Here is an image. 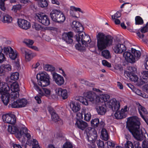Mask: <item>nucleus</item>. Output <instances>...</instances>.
I'll return each instance as SVG.
<instances>
[{"label": "nucleus", "instance_id": "12", "mask_svg": "<svg viewBox=\"0 0 148 148\" xmlns=\"http://www.w3.org/2000/svg\"><path fill=\"white\" fill-rule=\"evenodd\" d=\"M17 23L19 27L25 30L29 29L31 26L30 23L24 19H18Z\"/></svg>", "mask_w": 148, "mask_h": 148}, {"label": "nucleus", "instance_id": "64", "mask_svg": "<svg viewBox=\"0 0 148 148\" xmlns=\"http://www.w3.org/2000/svg\"><path fill=\"white\" fill-rule=\"evenodd\" d=\"M81 42H78V44H77L75 45V47L76 49L81 51L82 50V47L81 45Z\"/></svg>", "mask_w": 148, "mask_h": 148}, {"label": "nucleus", "instance_id": "58", "mask_svg": "<svg viewBox=\"0 0 148 148\" xmlns=\"http://www.w3.org/2000/svg\"><path fill=\"white\" fill-rule=\"evenodd\" d=\"M48 5L47 1L46 0H42L41 1L40 5L42 7H46Z\"/></svg>", "mask_w": 148, "mask_h": 148}, {"label": "nucleus", "instance_id": "21", "mask_svg": "<svg viewBox=\"0 0 148 148\" xmlns=\"http://www.w3.org/2000/svg\"><path fill=\"white\" fill-rule=\"evenodd\" d=\"M75 125L76 127L82 130H84L88 126V124L85 121L77 119L76 120Z\"/></svg>", "mask_w": 148, "mask_h": 148}, {"label": "nucleus", "instance_id": "1", "mask_svg": "<svg viewBox=\"0 0 148 148\" xmlns=\"http://www.w3.org/2000/svg\"><path fill=\"white\" fill-rule=\"evenodd\" d=\"M140 124L139 119L136 116L131 117L127 119L126 127L138 140L142 141L146 137L142 129L140 128Z\"/></svg>", "mask_w": 148, "mask_h": 148}, {"label": "nucleus", "instance_id": "46", "mask_svg": "<svg viewBox=\"0 0 148 148\" xmlns=\"http://www.w3.org/2000/svg\"><path fill=\"white\" fill-rule=\"evenodd\" d=\"M127 75L132 81L137 82L138 80V77H137L136 75H135L134 73H132L131 75L130 74H129V76L127 74Z\"/></svg>", "mask_w": 148, "mask_h": 148}, {"label": "nucleus", "instance_id": "55", "mask_svg": "<svg viewBox=\"0 0 148 148\" xmlns=\"http://www.w3.org/2000/svg\"><path fill=\"white\" fill-rule=\"evenodd\" d=\"M148 31V22L147 23L146 25L143 27L140 30L142 33H145Z\"/></svg>", "mask_w": 148, "mask_h": 148}, {"label": "nucleus", "instance_id": "10", "mask_svg": "<svg viewBox=\"0 0 148 148\" xmlns=\"http://www.w3.org/2000/svg\"><path fill=\"white\" fill-rule=\"evenodd\" d=\"M2 118L3 121L5 123L13 125L16 122V116L13 114H6L3 115Z\"/></svg>", "mask_w": 148, "mask_h": 148}, {"label": "nucleus", "instance_id": "30", "mask_svg": "<svg viewBox=\"0 0 148 148\" xmlns=\"http://www.w3.org/2000/svg\"><path fill=\"white\" fill-rule=\"evenodd\" d=\"M8 130L9 132L12 134H14L16 133L18 134V132H19V130L18 128L14 125H9L8 128Z\"/></svg>", "mask_w": 148, "mask_h": 148}, {"label": "nucleus", "instance_id": "56", "mask_svg": "<svg viewBox=\"0 0 148 148\" xmlns=\"http://www.w3.org/2000/svg\"><path fill=\"white\" fill-rule=\"evenodd\" d=\"M121 16V13L119 11H118L114 15V16L112 15V19L114 20V19L117 18H119Z\"/></svg>", "mask_w": 148, "mask_h": 148}, {"label": "nucleus", "instance_id": "6", "mask_svg": "<svg viewBox=\"0 0 148 148\" xmlns=\"http://www.w3.org/2000/svg\"><path fill=\"white\" fill-rule=\"evenodd\" d=\"M75 38L78 42H81L85 47L88 46L87 43H90L91 41L90 36L86 34L83 32L80 34H76L75 36Z\"/></svg>", "mask_w": 148, "mask_h": 148}, {"label": "nucleus", "instance_id": "39", "mask_svg": "<svg viewBox=\"0 0 148 148\" xmlns=\"http://www.w3.org/2000/svg\"><path fill=\"white\" fill-rule=\"evenodd\" d=\"M18 55V53L16 52H14L13 49L10 51L9 55V57L10 59L12 60H14L16 59Z\"/></svg>", "mask_w": 148, "mask_h": 148}, {"label": "nucleus", "instance_id": "41", "mask_svg": "<svg viewBox=\"0 0 148 148\" xmlns=\"http://www.w3.org/2000/svg\"><path fill=\"white\" fill-rule=\"evenodd\" d=\"M11 91L18 92L19 90L18 84L16 83H14L11 86Z\"/></svg>", "mask_w": 148, "mask_h": 148}, {"label": "nucleus", "instance_id": "18", "mask_svg": "<svg viewBox=\"0 0 148 148\" xmlns=\"http://www.w3.org/2000/svg\"><path fill=\"white\" fill-rule=\"evenodd\" d=\"M32 83L34 85V88L37 90L40 96H37L35 97V99L37 103H40L41 102L40 99L41 97L44 96V93L43 92L42 90L33 81H32Z\"/></svg>", "mask_w": 148, "mask_h": 148}, {"label": "nucleus", "instance_id": "27", "mask_svg": "<svg viewBox=\"0 0 148 148\" xmlns=\"http://www.w3.org/2000/svg\"><path fill=\"white\" fill-rule=\"evenodd\" d=\"M110 98V96L107 94H104L101 95L99 97L97 98V99H99L98 102H105L108 101Z\"/></svg>", "mask_w": 148, "mask_h": 148}, {"label": "nucleus", "instance_id": "16", "mask_svg": "<svg viewBox=\"0 0 148 148\" xmlns=\"http://www.w3.org/2000/svg\"><path fill=\"white\" fill-rule=\"evenodd\" d=\"M21 50L22 53L25 54V58L26 61H29L35 56V54L31 53L29 50L25 48H22L21 49Z\"/></svg>", "mask_w": 148, "mask_h": 148}, {"label": "nucleus", "instance_id": "36", "mask_svg": "<svg viewBox=\"0 0 148 148\" xmlns=\"http://www.w3.org/2000/svg\"><path fill=\"white\" fill-rule=\"evenodd\" d=\"M99 123V120L98 118L92 119L91 121V124L92 127L96 128L98 127Z\"/></svg>", "mask_w": 148, "mask_h": 148}, {"label": "nucleus", "instance_id": "22", "mask_svg": "<svg viewBox=\"0 0 148 148\" xmlns=\"http://www.w3.org/2000/svg\"><path fill=\"white\" fill-rule=\"evenodd\" d=\"M10 93H1V99L4 105L7 106L10 101Z\"/></svg>", "mask_w": 148, "mask_h": 148}, {"label": "nucleus", "instance_id": "53", "mask_svg": "<svg viewBox=\"0 0 148 148\" xmlns=\"http://www.w3.org/2000/svg\"><path fill=\"white\" fill-rule=\"evenodd\" d=\"M33 28L37 30H39L42 28L41 26L39 24L34 23L32 25Z\"/></svg>", "mask_w": 148, "mask_h": 148}, {"label": "nucleus", "instance_id": "50", "mask_svg": "<svg viewBox=\"0 0 148 148\" xmlns=\"http://www.w3.org/2000/svg\"><path fill=\"white\" fill-rule=\"evenodd\" d=\"M96 143L99 148H105L103 141L99 140H97Z\"/></svg>", "mask_w": 148, "mask_h": 148}, {"label": "nucleus", "instance_id": "59", "mask_svg": "<svg viewBox=\"0 0 148 148\" xmlns=\"http://www.w3.org/2000/svg\"><path fill=\"white\" fill-rule=\"evenodd\" d=\"M47 110L51 115L56 112L53 108L50 106L48 107Z\"/></svg>", "mask_w": 148, "mask_h": 148}, {"label": "nucleus", "instance_id": "42", "mask_svg": "<svg viewBox=\"0 0 148 148\" xmlns=\"http://www.w3.org/2000/svg\"><path fill=\"white\" fill-rule=\"evenodd\" d=\"M135 24L136 25H142L143 23L142 18L139 16H137L135 18Z\"/></svg>", "mask_w": 148, "mask_h": 148}, {"label": "nucleus", "instance_id": "48", "mask_svg": "<svg viewBox=\"0 0 148 148\" xmlns=\"http://www.w3.org/2000/svg\"><path fill=\"white\" fill-rule=\"evenodd\" d=\"M1 67L3 68L5 71L8 72L10 71L11 70V66L9 64H3L1 65Z\"/></svg>", "mask_w": 148, "mask_h": 148}, {"label": "nucleus", "instance_id": "8", "mask_svg": "<svg viewBox=\"0 0 148 148\" xmlns=\"http://www.w3.org/2000/svg\"><path fill=\"white\" fill-rule=\"evenodd\" d=\"M36 18L40 23L45 26L49 25L50 23V21L48 16L43 14H36L35 16Z\"/></svg>", "mask_w": 148, "mask_h": 148}, {"label": "nucleus", "instance_id": "9", "mask_svg": "<svg viewBox=\"0 0 148 148\" xmlns=\"http://www.w3.org/2000/svg\"><path fill=\"white\" fill-rule=\"evenodd\" d=\"M86 130V135L88 140L90 143H93L97 139V132L94 128H90V130Z\"/></svg>", "mask_w": 148, "mask_h": 148}, {"label": "nucleus", "instance_id": "45", "mask_svg": "<svg viewBox=\"0 0 148 148\" xmlns=\"http://www.w3.org/2000/svg\"><path fill=\"white\" fill-rule=\"evenodd\" d=\"M3 53L5 54V55L6 56L8 55H9V53L10 52L11 50H12L13 49L10 47H4L3 49Z\"/></svg>", "mask_w": 148, "mask_h": 148}, {"label": "nucleus", "instance_id": "17", "mask_svg": "<svg viewBox=\"0 0 148 148\" xmlns=\"http://www.w3.org/2000/svg\"><path fill=\"white\" fill-rule=\"evenodd\" d=\"M84 115V119L86 121H89L91 118V115L89 112H88L87 109L85 108H82V112L78 113L77 116L79 115V118L82 119L83 115Z\"/></svg>", "mask_w": 148, "mask_h": 148}, {"label": "nucleus", "instance_id": "25", "mask_svg": "<svg viewBox=\"0 0 148 148\" xmlns=\"http://www.w3.org/2000/svg\"><path fill=\"white\" fill-rule=\"evenodd\" d=\"M85 95L86 97L90 101H93L95 99H96V101H98V99H97L98 97H97L96 95L94 92L90 91L87 92Z\"/></svg>", "mask_w": 148, "mask_h": 148}, {"label": "nucleus", "instance_id": "2", "mask_svg": "<svg viewBox=\"0 0 148 148\" xmlns=\"http://www.w3.org/2000/svg\"><path fill=\"white\" fill-rule=\"evenodd\" d=\"M97 46L100 50L105 49L112 45L113 37L110 35L105 36L103 33H99L97 35Z\"/></svg>", "mask_w": 148, "mask_h": 148}, {"label": "nucleus", "instance_id": "7", "mask_svg": "<svg viewBox=\"0 0 148 148\" xmlns=\"http://www.w3.org/2000/svg\"><path fill=\"white\" fill-rule=\"evenodd\" d=\"M39 75L40 81L38 82V84L39 86L45 87L50 85V77L47 73H41Z\"/></svg>", "mask_w": 148, "mask_h": 148}, {"label": "nucleus", "instance_id": "40", "mask_svg": "<svg viewBox=\"0 0 148 148\" xmlns=\"http://www.w3.org/2000/svg\"><path fill=\"white\" fill-rule=\"evenodd\" d=\"M28 131V129L25 127H22L20 129V130H19V132H18V135L19 137H20L23 134H25Z\"/></svg>", "mask_w": 148, "mask_h": 148}, {"label": "nucleus", "instance_id": "26", "mask_svg": "<svg viewBox=\"0 0 148 148\" xmlns=\"http://www.w3.org/2000/svg\"><path fill=\"white\" fill-rule=\"evenodd\" d=\"M51 115V119L53 121L60 125H62L63 124L62 120L59 117V116L56 112Z\"/></svg>", "mask_w": 148, "mask_h": 148}, {"label": "nucleus", "instance_id": "32", "mask_svg": "<svg viewBox=\"0 0 148 148\" xmlns=\"http://www.w3.org/2000/svg\"><path fill=\"white\" fill-rule=\"evenodd\" d=\"M101 138L103 140L107 141L108 139L109 136L106 129H102L101 132Z\"/></svg>", "mask_w": 148, "mask_h": 148}, {"label": "nucleus", "instance_id": "37", "mask_svg": "<svg viewBox=\"0 0 148 148\" xmlns=\"http://www.w3.org/2000/svg\"><path fill=\"white\" fill-rule=\"evenodd\" d=\"M3 52V49L1 47H0V63H2L6 60L5 55Z\"/></svg>", "mask_w": 148, "mask_h": 148}, {"label": "nucleus", "instance_id": "51", "mask_svg": "<svg viewBox=\"0 0 148 148\" xmlns=\"http://www.w3.org/2000/svg\"><path fill=\"white\" fill-rule=\"evenodd\" d=\"M79 101L83 104L85 106H88V101L85 98L83 97H81L79 99Z\"/></svg>", "mask_w": 148, "mask_h": 148}, {"label": "nucleus", "instance_id": "44", "mask_svg": "<svg viewBox=\"0 0 148 148\" xmlns=\"http://www.w3.org/2000/svg\"><path fill=\"white\" fill-rule=\"evenodd\" d=\"M19 97V94L18 92L12 91L10 96L11 98L10 100L16 99V98Z\"/></svg>", "mask_w": 148, "mask_h": 148}, {"label": "nucleus", "instance_id": "11", "mask_svg": "<svg viewBox=\"0 0 148 148\" xmlns=\"http://www.w3.org/2000/svg\"><path fill=\"white\" fill-rule=\"evenodd\" d=\"M52 74L53 80L58 85L60 86L64 84V79L62 76L54 72L52 73Z\"/></svg>", "mask_w": 148, "mask_h": 148}, {"label": "nucleus", "instance_id": "54", "mask_svg": "<svg viewBox=\"0 0 148 148\" xmlns=\"http://www.w3.org/2000/svg\"><path fill=\"white\" fill-rule=\"evenodd\" d=\"M136 93L137 95L140 96L144 98H146V96L145 93H142L140 90L137 89L135 92Z\"/></svg>", "mask_w": 148, "mask_h": 148}, {"label": "nucleus", "instance_id": "29", "mask_svg": "<svg viewBox=\"0 0 148 148\" xmlns=\"http://www.w3.org/2000/svg\"><path fill=\"white\" fill-rule=\"evenodd\" d=\"M148 72V71L146 72L145 74L143 76L145 77H143L142 78H140L139 80H138L137 82V85L138 86H140L141 85H143L145 83H146L148 82V76L146 75Z\"/></svg>", "mask_w": 148, "mask_h": 148}, {"label": "nucleus", "instance_id": "31", "mask_svg": "<svg viewBox=\"0 0 148 148\" xmlns=\"http://www.w3.org/2000/svg\"><path fill=\"white\" fill-rule=\"evenodd\" d=\"M12 18L8 14H6L3 17L2 21L4 23H10L12 21Z\"/></svg>", "mask_w": 148, "mask_h": 148}, {"label": "nucleus", "instance_id": "4", "mask_svg": "<svg viewBox=\"0 0 148 148\" xmlns=\"http://www.w3.org/2000/svg\"><path fill=\"white\" fill-rule=\"evenodd\" d=\"M141 56V53L140 51L136 50L135 49L131 48V51H127L123 53V56L125 58L126 61L128 62L133 63L135 62V58H139Z\"/></svg>", "mask_w": 148, "mask_h": 148}, {"label": "nucleus", "instance_id": "49", "mask_svg": "<svg viewBox=\"0 0 148 148\" xmlns=\"http://www.w3.org/2000/svg\"><path fill=\"white\" fill-rule=\"evenodd\" d=\"M23 42L29 47L30 46H31L33 44L34 42L32 40L28 39L24 40Z\"/></svg>", "mask_w": 148, "mask_h": 148}, {"label": "nucleus", "instance_id": "19", "mask_svg": "<svg viewBox=\"0 0 148 148\" xmlns=\"http://www.w3.org/2000/svg\"><path fill=\"white\" fill-rule=\"evenodd\" d=\"M137 105L138 106V110L140 116L147 124L148 125V119L145 117L142 112L144 114H148L147 110L146 108L142 106L139 103H138V104H137Z\"/></svg>", "mask_w": 148, "mask_h": 148}, {"label": "nucleus", "instance_id": "3", "mask_svg": "<svg viewBox=\"0 0 148 148\" xmlns=\"http://www.w3.org/2000/svg\"><path fill=\"white\" fill-rule=\"evenodd\" d=\"M108 107L113 112H116L114 116L116 119H121L126 116L125 113H124L121 111H118L120 107V103L116 99H111L109 102H108Z\"/></svg>", "mask_w": 148, "mask_h": 148}, {"label": "nucleus", "instance_id": "15", "mask_svg": "<svg viewBox=\"0 0 148 148\" xmlns=\"http://www.w3.org/2000/svg\"><path fill=\"white\" fill-rule=\"evenodd\" d=\"M71 26L74 28L75 32H77L78 34H80L84 30V27L79 22L74 21L72 22Z\"/></svg>", "mask_w": 148, "mask_h": 148}, {"label": "nucleus", "instance_id": "28", "mask_svg": "<svg viewBox=\"0 0 148 148\" xmlns=\"http://www.w3.org/2000/svg\"><path fill=\"white\" fill-rule=\"evenodd\" d=\"M10 91V87L6 83L3 84L2 86L0 88V92L1 93H10L8 92Z\"/></svg>", "mask_w": 148, "mask_h": 148}, {"label": "nucleus", "instance_id": "33", "mask_svg": "<svg viewBox=\"0 0 148 148\" xmlns=\"http://www.w3.org/2000/svg\"><path fill=\"white\" fill-rule=\"evenodd\" d=\"M10 103L9 105V107L10 106L12 108H20L19 105L18 103V99H15L10 100Z\"/></svg>", "mask_w": 148, "mask_h": 148}, {"label": "nucleus", "instance_id": "52", "mask_svg": "<svg viewBox=\"0 0 148 148\" xmlns=\"http://www.w3.org/2000/svg\"><path fill=\"white\" fill-rule=\"evenodd\" d=\"M21 8V5L20 4H18L13 5L12 8V10L15 12H16L17 10H20Z\"/></svg>", "mask_w": 148, "mask_h": 148}, {"label": "nucleus", "instance_id": "62", "mask_svg": "<svg viewBox=\"0 0 148 148\" xmlns=\"http://www.w3.org/2000/svg\"><path fill=\"white\" fill-rule=\"evenodd\" d=\"M71 8H72V10H74L75 12L78 11L82 13H84V12L81 10L80 8H76L75 6H72L71 7Z\"/></svg>", "mask_w": 148, "mask_h": 148}, {"label": "nucleus", "instance_id": "57", "mask_svg": "<svg viewBox=\"0 0 148 148\" xmlns=\"http://www.w3.org/2000/svg\"><path fill=\"white\" fill-rule=\"evenodd\" d=\"M102 63L103 65L110 68L111 67L110 63L108 62L106 60H103L102 61Z\"/></svg>", "mask_w": 148, "mask_h": 148}, {"label": "nucleus", "instance_id": "20", "mask_svg": "<svg viewBox=\"0 0 148 148\" xmlns=\"http://www.w3.org/2000/svg\"><path fill=\"white\" fill-rule=\"evenodd\" d=\"M56 94L61 99L64 100L67 98L68 95L67 91L66 89H62L61 88H58L56 89Z\"/></svg>", "mask_w": 148, "mask_h": 148}, {"label": "nucleus", "instance_id": "38", "mask_svg": "<svg viewBox=\"0 0 148 148\" xmlns=\"http://www.w3.org/2000/svg\"><path fill=\"white\" fill-rule=\"evenodd\" d=\"M19 77V75L18 73L15 72L11 74L10 77L12 80L16 81L18 79Z\"/></svg>", "mask_w": 148, "mask_h": 148}, {"label": "nucleus", "instance_id": "24", "mask_svg": "<svg viewBox=\"0 0 148 148\" xmlns=\"http://www.w3.org/2000/svg\"><path fill=\"white\" fill-rule=\"evenodd\" d=\"M70 108L74 112H76L79 111L80 109V106L78 103L72 101L70 104Z\"/></svg>", "mask_w": 148, "mask_h": 148}, {"label": "nucleus", "instance_id": "61", "mask_svg": "<svg viewBox=\"0 0 148 148\" xmlns=\"http://www.w3.org/2000/svg\"><path fill=\"white\" fill-rule=\"evenodd\" d=\"M74 11H75L73 10L72 8H71L70 10V15L73 17L78 18V17L75 14V12H74Z\"/></svg>", "mask_w": 148, "mask_h": 148}, {"label": "nucleus", "instance_id": "63", "mask_svg": "<svg viewBox=\"0 0 148 148\" xmlns=\"http://www.w3.org/2000/svg\"><path fill=\"white\" fill-rule=\"evenodd\" d=\"M63 148H73V146L71 143H66L63 145Z\"/></svg>", "mask_w": 148, "mask_h": 148}, {"label": "nucleus", "instance_id": "5", "mask_svg": "<svg viewBox=\"0 0 148 148\" xmlns=\"http://www.w3.org/2000/svg\"><path fill=\"white\" fill-rule=\"evenodd\" d=\"M51 19L54 22L61 23L65 20V16L59 10H53L50 13Z\"/></svg>", "mask_w": 148, "mask_h": 148}, {"label": "nucleus", "instance_id": "60", "mask_svg": "<svg viewBox=\"0 0 148 148\" xmlns=\"http://www.w3.org/2000/svg\"><path fill=\"white\" fill-rule=\"evenodd\" d=\"M33 145V148H35L37 147H39L38 143L37 141L35 139H33L32 141V143Z\"/></svg>", "mask_w": 148, "mask_h": 148}, {"label": "nucleus", "instance_id": "34", "mask_svg": "<svg viewBox=\"0 0 148 148\" xmlns=\"http://www.w3.org/2000/svg\"><path fill=\"white\" fill-rule=\"evenodd\" d=\"M101 55L106 59H109L111 58V56L109 51L107 49H105L102 51Z\"/></svg>", "mask_w": 148, "mask_h": 148}, {"label": "nucleus", "instance_id": "14", "mask_svg": "<svg viewBox=\"0 0 148 148\" xmlns=\"http://www.w3.org/2000/svg\"><path fill=\"white\" fill-rule=\"evenodd\" d=\"M113 49L115 53L121 54L126 50V47L124 45L119 43L114 45Z\"/></svg>", "mask_w": 148, "mask_h": 148}, {"label": "nucleus", "instance_id": "13", "mask_svg": "<svg viewBox=\"0 0 148 148\" xmlns=\"http://www.w3.org/2000/svg\"><path fill=\"white\" fill-rule=\"evenodd\" d=\"M73 37V33L71 32L64 33L62 36V39L68 44H71L73 42L72 38Z\"/></svg>", "mask_w": 148, "mask_h": 148}, {"label": "nucleus", "instance_id": "47", "mask_svg": "<svg viewBox=\"0 0 148 148\" xmlns=\"http://www.w3.org/2000/svg\"><path fill=\"white\" fill-rule=\"evenodd\" d=\"M44 68L45 70L48 71H52L55 70V68L52 65L46 64L44 66Z\"/></svg>", "mask_w": 148, "mask_h": 148}, {"label": "nucleus", "instance_id": "23", "mask_svg": "<svg viewBox=\"0 0 148 148\" xmlns=\"http://www.w3.org/2000/svg\"><path fill=\"white\" fill-rule=\"evenodd\" d=\"M107 107L105 103L101 106H97L96 109L98 114L100 115H103L105 114L107 111Z\"/></svg>", "mask_w": 148, "mask_h": 148}, {"label": "nucleus", "instance_id": "35", "mask_svg": "<svg viewBox=\"0 0 148 148\" xmlns=\"http://www.w3.org/2000/svg\"><path fill=\"white\" fill-rule=\"evenodd\" d=\"M18 101L20 108L25 107L27 103V101L25 99H19Z\"/></svg>", "mask_w": 148, "mask_h": 148}, {"label": "nucleus", "instance_id": "43", "mask_svg": "<svg viewBox=\"0 0 148 148\" xmlns=\"http://www.w3.org/2000/svg\"><path fill=\"white\" fill-rule=\"evenodd\" d=\"M128 69L130 71L128 72L127 71H125L124 73L125 75H127V74L129 76V74H130L131 75L132 73H132V72H135L136 71V69L135 67L132 66H129L128 67Z\"/></svg>", "mask_w": 148, "mask_h": 148}]
</instances>
